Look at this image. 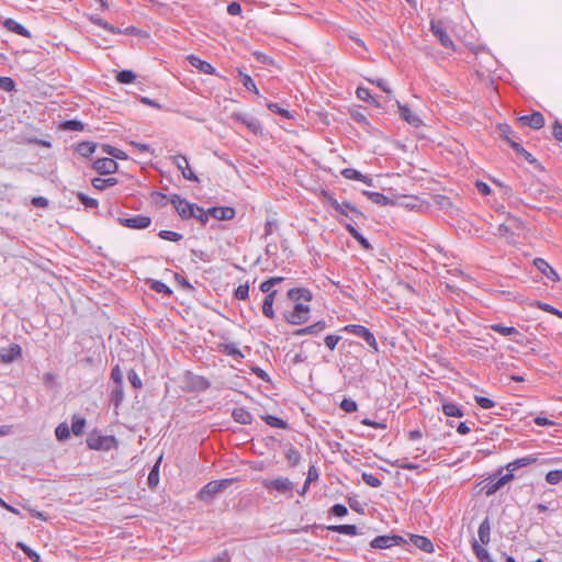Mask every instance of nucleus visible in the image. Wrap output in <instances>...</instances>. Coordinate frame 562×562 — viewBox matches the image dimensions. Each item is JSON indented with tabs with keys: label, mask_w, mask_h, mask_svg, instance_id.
Here are the masks:
<instances>
[{
	"label": "nucleus",
	"mask_w": 562,
	"mask_h": 562,
	"mask_svg": "<svg viewBox=\"0 0 562 562\" xmlns=\"http://www.w3.org/2000/svg\"><path fill=\"white\" fill-rule=\"evenodd\" d=\"M235 479H221L206 483L196 494V498L204 503H211L214 497L225 491Z\"/></svg>",
	"instance_id": "1"
},
{
	"label": "nucleus",
	"mask_w": 562,
	"mask_h": 562,
	"mask_svg": "<svg viewBox=\"0 0 562 562\" xmlns=\"http://www.w3.org/2000/svg\"><path fill=\"white\" fill-rule=\"evenodd\" d=\"M87 446L90 450L110 451L117 447V439L112 435H101L98 430H92L87 437Z\"/></svg>",
	"instance_id": "2"
},
{
	"label": "nucleus",
	"mask_w": 562,
	"mask_h": 562,
	"mask_svg": "<svg viewBox=\"0 0 562 562\" xmlns=\"http://www.w3.org/2000/svg\"><path fill=\"white\" fill-rule=\"evenodd\" d=\"M342 331L350 333L362 338L367 345L372 349L373 352H379V344L373 333L363 325L360 324H348L341 328Z\"/></svg>",
	"instance_id": "3"
},
{
	"label": "nucleus",
	"mask_w": 562,
	"mask_h": 562,
	"mask_svg": "<svg viewBox=\"0 0 562 562\" xmlns=\"http://www.w3.org/2000/svg\"><path fill=\"white\" fill-rule=\"evenodd\" d=\"M169 201L182 220H191L194 216L195 203L189 202L179 194H172L169 198Z\"/></svg>",
	"instance_id": "4"
},
{
	"label": "nucleus",
	"mask_w": 562,
	"mask_h": 562,
	"mask_svg": "<svg viewBox=\"0 0 562 562\" xmlns=\"http://www.w3.org/2000/svg\"><path fill=\"white\" fill-rule=\"evenodd\" d=\"M284 319L291 325H301L310 318V306L303 303H295L291 312L283 314Z\"/></svg>",
	"instance_id": "5"
},
{
	"label": "nucleus",
	"mask_w": 562,
	"mask_h": 562,
	"mask_svg": "<svg viewBox=\"0 0 562 562\" xmlns=\"http://www.w3.org/2000/svg\"><path fill=\"white\" fill-rule=\"evenodd\" d=\"M261 484L268 492L278 491L282 494L291 495L294 490V483L290 479L283 476L272 480L265 479Z\"/></svg>",
	"instance_id": "6"
},
{
	"label": "nucleus",
	"mask_w": 562,
	"mask_h": 562,
	"mask_svg": "<svg viewBox=\"0 0 562 562\" xmlns=\"http://www.w3.org/2000/svg\"><path fill=\"white\" fill-rule=\"evenodd\" d=\"M407 540L397 535H383L378 536L371 540L370 546L373 549H389L395 546H405Z\"/></svg>",
	"instance_id": "7"
},
{
	"label": "nucleus",
	"mask_w": 562,
	"mask_h": 562,
	"mask_svg": "<svg viewBox=\"0 0 562 562\" xmlns=\"http://www.w3.org/2000/svg\"><path fill=\"white\" fill-rule=\"evenodd\" d=\"M503 471V467L498 468L495 473L483 479L477 484L481 487V491L485 494V496L490 497L503 487V485L498 482V475H501Z\"/></svg>",
	"instance_id": "8"
},
{
	"label": "nucleus",
	"mask_w": 562,
	"mask_h": 562,
	"mask_svg": "<svg viewBox=\"0 0 562 562\" xmlns=\"http://www.w3.org/2000/svg\"><path fill=\"white\" fill-rule=\"evenodd\" d=\"M172 164L178 168V170L181 172L182 177L186 180L192 181V182H199V178L192 171L189 165V160L186 155H175L171 157Z\"/></svg>",
	"instance_id": "9"
},
{
	"label": "nucleus",
	"mask_w": 562,
	"mask_h": 562,
	"mask_svg": "<svg viewBox=\"0 0 562 562\" xmlns=\"http://www.w3.org/2000/svg\"><path fill=\"white\" fill-rule=\"evenodd\" d=\"M92 168L101 176L117 172L119 164L113 158L102 157L93 161Z\"/></svg>",
	"instance_id": "10"
},
{
	"label": "nucleus",
	"mask_w": 562,
	"mask_h": 562,
	"mask_svg": "<svg viewBox=\"0 0 562 562\" xmlns=\"http://www.w3.org/2000/svg\"><path fill=\"white\" fill-rule=\"evenodd\" d=\"M430 31L443 47L450 48L453 46V41L448 35L441 21L431 20L430 21Z\"/></svg>",
	"instance_id": "11"
},
{
	"label": "nucleus",
	"mask_w": 562,
	"mask_h": 562,
	"mask_svg": "<svg viewBox=\"0 0 562 562\" xmlns=\"http://www.w3.org/2000/svg\"><path fill=\"white\" fill-rule=\"evenodd\" d=\"M22 356V348L19 344L12 342L8 347L0 348V361L12 363Z\"/></svg>",
	"instance_id": "12"
},
{
	"label": "nucleus",
	"mask_w": 562,
	"mask_h": 562,
	"mask_svg": "<svg viewBox=\"0 0 562 562\" xmlns=\"http://www.w3.org/2000/svg\"><path fill=\"white\" fill-rule=\"evenodd\" d=\"M398 108L400 117L412 125L413 127H419L423 124L422 119L412 112L407 104H402L400 101H396Z\"/></svg>",
	"instance_id": "13"
},
{
	"label": "nucleus",
	"mask_w": 562,
	"mask_h": 562,
	"mask_svg": "<svg viewBox=\"0 0 562 562\" xmlns=\"http://www.w3.org/2000/svg\"><path fill=\"white\" fill-rule=\"evenodd\" d=\"M522 125L533 130H540L544 126V116L541 112L535 111L531 114H526L519 117Z\"/></svg>",
	"instance_id": "14"
},
{
	"label": "nucleus",
	"mask_w": 562,
	"mask_h": 562,
	"mask_svg": "<svg viewBox=\"0 0 562 562\" xmlns=\"http://www.w3.org/2000/svg\"><path fill=\"white\" fill-rule=\"evenodd\" d=\"M533 266L549 280L553 282L560 281V277L555 269L552 266H550L549 262L543 258H536L533 260Z\"/></svg>",
	"instance_id": "15"
},
{
	"label": "nucleus",
	"mask_w": 562,
	"mask_h": 562,
	"mask_svg": "<svg viewBox=\"0 0 562 562\" xmlns=\"http://www.w3.org/2000/svg\"><path fill=\"white\" fill-rule=\"evenodd\" d=\"M2 26L7 31L18 34L22 37L32 38V33L25 26H23L21 23H19L12 18L4 19L2 21Z\"/></svg>",
	"instance_id": "16"
},
{
	"label": "nucleus",
	"mask_w": 562,
	"mask_h": 562,
	"mask_svg": "<svg viewBox=\"0 0 562 562\" xmlns=\"http://www.w3.org/2000/svg\"><path fill=\"white\" fill-rule=\"evenodd\" d=\"M211 217L217 221H229L236 215V211L232 206H212L209 209Z\"/></svg>",
	"instance_id": "17"
},
{
	"label": "nucleus",
	"mask_w": 562,
	"mask_h": 562,
	"mask_svg": "<svg viewBox=\"0 0 562 562\" xmlns=\"http://www.w3.org/2000/svg\"><path fill=\"white\" fill-rule=\"evenodd\" d=\"M187 59L192 67L196 68L202 74L215 75L216 72L215 68L209 61L203 60L195 55H189Z\"/></svg>",
	"instance_id": "18"
},
{
	"label": "nucleus",
	"mask_w": 562,
	"mask_h": 562,
	"mask_svg": "<svg viewBox=\"0 0 562 562\" xmlns=\"http://www.w3.org/2000/svg\"><path fill=\"white\" fill-rule=\"evenodd\" d=\"M341 176L349 180H356L366 183L367 186H373V180L367 175L361 173L355 168H345L341 170Z\"/></svg>",
	"instance_id": "19"
},
{
	"label": "nucleus",
	"mask_w": 562,
	"mask_h": 562,
	"mask_svg": "<svg viewBox=\"0 0 562 562\" xmlns=\"http://www.w3.org/2000/svg\"><path fill=\"white\" fill-rule=\"evenodd\" d=\"M409 540L416 548L420 549L426 553H432L435 551L434 543L429 538L425 536L411 535Z\"/></svg>",
	"instance_id": "20"
},
{
	"label": "nucleus",
	"mask_w": 562,
	"mask_h": 562,
	"mask_svg": "<svg viewBox=\"0 0 562 562\" xmlns=\"http://www.w3.org/2000/svg\"><path fill=\"white\" fill-rule=\"evenodd\" d=\"M327 327L325 321H317L316 323L299 328L293 331L294 336H305V335H318Z\"/></svg>",
	"instance_id": "21"
},
{
	"label": "nucleus",
	"mask_w": 562,
	"mask_h": 562,
	"mask_svg": "<svg viewBox=\"0 0 562 562\" xmlns=\"http://www.w3.org/2000/svg\"><path fill=\"white\" fill-rule=\"evenodd\" d=\"M288 297L295 303H301V300L310 302L313 299V294L306 288H292L288 291Z\"/></svg>",
	"instance_id": "22"
},
{
	"label": "nucleus",
	"mask_w": 562,
	"mask_h": 562,
	"mask_svg": "<svg viewBox=\"0 0 562 562\" xmlns=\"http://www.w3.org/2000/svg\"><path fill=\"white\" fill-rule=\"evenodd\" d=\"M109 390L110 403L113 404L115 408H117L124 398L123 383L109 384Z\"/></svg>",
	"instance_id": "23"
},
{
	"label": "nucleus",
	"mask_w": 562,
	"mask_h": 562,
	"mask_svg": "<svg viewBox=\"0 0 562 562\" xmlns=\"http://www.w3.org/2000/svg\"><path fill=\"white\" fill-rule=\"evenodd\" d=\"M98 144L90 140H81L74 146V150L85 158H89L97 149Z\"/></svg>",
	"instance_id": "24"
},
{
	"label": "nucleus",
	"mask_w": 562,
	"mask_h": 562,
	"mask_svg": "<svg viewBox=\"0 0 562 562\" xmlns=\"http://www.w3.org/2000/svg\"><path fill=\"white\" fill-rule=\"evenodd\" d=\"M345 228L350 234V236L361 245L363 249H372V245L369 243V240L352 225L351 222L346 223Z\"/></svg>",
	"instance_id": "25"
},
{
	"label": "nucleus",
	"mask_w": 562,
	"mask_h": 562,
	"mask_svg": "<svg viewBox=\"0 0 562 562\" xmlns=\"http://www.w3.org/2000/svg\"><path fill=\"white\" fill-rule=\"evenodd\" d=\"M117 222L124 227L140 229V214L130 215L127 213H123L117 217Z\"/></svg>",
	"instance_id": "26"
},
{
	"label": "nucleus",
	"mask_w": 562,
	"mask_h": 562,
	"mask_svg": "<svg viewBox=\"0 0 562 562\" xmlns=\"http://www.w3.org/2000/svg\"><path fill=\"white\" fill-rule=\"evenodd\" d=\"M232 418L240 425H250L252 423V415L245 407H235L232 412Z\"/></svg>",
	"instance_id": "27"
},
{
	"label": "nucleus",
	"mask_w": 562,
	"mask_h": 562,
	"mask_svg": "<svg viewBox=\"0 0 562 562\" xmlns=\"http://www.w3.org/2000/svg\"><path fill=\"white\" fill-rule=\"evenodd\" d=\"M537 461V458H535L533 456H526V457H522V458H518V459H515L510 462H508L504 468V470H507V471H516L520 468H525V467H528L532 463H535Z\"/></svg>",
	"instance_id": "28"
},
{
	"label": "nucleus",
	"mask_w": 562,
	"mask_h": 562,
	"mask_svg": "<svg viewBox=\"0 0 562 562\" xmlns=\"http://www.w3.org/2000/svg\"><path fill=\"white\" fill-rule=\"evenodd\" d=\"M513 150L518 155L525 158L529 164L533 165L537 169H543L541 164L529 153L518 142H512Z\"/></svg>",
	"instance_id": "29"
},
{
	"label": "nucleus",
	"mask_w": 562,
	"mask_h": 562,
	"mask_svg": "<svg viewBox=\"0 0 562 562\" xmlns=\"http://www.w3.org/2000/svg\"><path fill=\"white\" fill-rule=\"evenodd\" d=\"M89 21L109 32H111L112 34H121L123 33V31L117 27V26H114L112 24H110L108 21H105L104 19H102L101 16H99L98 14H88L87 15Z\"/></svg>",
	"instance_id": "30"
},
{
	"label": "nucleus",
	"mask_w": 562,
	"mask_h": 562,
	"mask_svg": "<svg viewBox=\"0 0 562 562\" xmlns=\"http://www.w3.org/2000/svg\"><path fill=\"white\" fill-rule=\"evenodd\" d=\"M362 194L366 195L372 203L378 205L385 206L393 204V200L391 198L380 192L364 190L362 191Z\"/></svg>",
	"instance_id": "31"
},
{
	"label": "nucleus",
	"mask_w": 562,
	"mask_h": 562,
	"mask_svg": "<svg viewBox=\"0 0 562 562\" xmlns=\"http://www.w3.org/2000/svg\"><path fill=\"white\" fill-rule=\"evenodd\" d=\"M117 183H119V180L113 177H109V178L95 177V178L91 179L92 187L99 191H103L106 188L114 187Z\"/></svg>",
	"instance_id": "32"
},
{
	"label": "nucleus",
	"mask_w": 562,
	"mask_h": 562,
	"mask_svg": "<svg viewBox=\"0 0 562 562\" xmlns=\"http://www.w3.org/2000/svg\"><path fill=\"white\" fill-rule=\"evenodd\" d=\"M477 536L482 544H488L491 540V522L488 517H485L480 524Z\"/></svg>",
	"instance_id": "33"
},
{
	"label": "nucleus",
	"mask_w": 562,
	"mask_h": 562,
	"mask_svg": "<svg viewBox=\"0 0 562 562\" xmlns=\"http://www.w3.org/2000/svg\"><path fill=\"white\" fill-rule=\"evenodd\" d=\"M100 148L102 153L110 155V158H113L114 160H125L128 157L125 151L110 144H101Z\"/></svg>",
	"instance_id": "34"
},
{
	"label": "nucleus",
	"mask_w": 562,
	"mask_h": 562,
	"mask_svg": "<svg viewBox=\"0 0 562 562\" xmlns=\"http://www.w3.org/2000/svg\"><path fill=\"white\" fill-rule=\"evenodd\" d=\"M496 131L499 134V136L507 142V144L512 147V142H516L514 139L515 132L513 131L512 126L507 123H498L496 125Z\"/></svg>",
	"instance_id": "35"
},
{
	"label": "nucleus",
	"mask_w": 562,
	"mask_h": 562,
	"mask_svg": "<svg viewBox=\"0 0 562 562\" xmlns=\"http://www.w3.org/2000/svg\"><path fill=\"white\" fill-rule=\"evenodd\" d=\"M86 124L77 119L61 121L58 127L61 131L81 132L85 130Z\"/></svg>",
	"instance_id": "36"
},
{
	"label": "nucleus",
	"mask_w": 562,
	"mask_h": 562,
	"mask_svg": "<svg viewBox=\"0 0 562 562\" xmlns=\"http://www.w3.org/2000/svg\"><path fill=\"white\" fill-rule=\"evenodd\" d=\"M442 413L449 417H463V409L456 403L446 402L442 404Z\"/></svg>",
	"instance_id": "37"
},
{
	"label": "nucleus",
	"mask_w": 562,
	"mask_h": 562,
	"mask_svg": "<svg viewBox=\"0 0 562 562\" xmlns=\"http://www.w3.org/2000/svg\"><path fill=\"white\" fill-rule=\"evenodd\" d=\"M327 530L338 532L347 536H356L358 528L356 525H330L326 527Z\"/></svg>",
	"instance_id": "38"
},
{
	"label": "nucleus",
	"mask_w": 562,
	"mask_h": 562,
	"mask_svg": "<svg viewBox=\"0 0 562 562\" xmlns=\"http://www.w3.org/2000/svg\"><path fill=\"white\" fill-rule=\"evenodd\" d=\"M15 547L20 549L32 562H43L42 557L23 541H18Z\"/></svg>",
	"instance_id": "39"
},
{
	"label": "nucleus",
	"mask_w": 562,
	"mask_h": 562,
	"mask_svg": "<svg viewBox=\"0 0 562 562\" xmlns=\"http://www.w3.org/2000/svg\"><path fill=\"white\" fill-rule=\"evenodd\" d=\"M87 420L85 417L74 415L71 418L70 430L75 436H81L85 431Z\"/></svg>",
	"instance_id": "40"
},
{
	"label": "nucleus",
	"mask_w": 562,
	"mask_h": 562,
	"mask_svg": "<svg viewBox=\"0 0 562 562\" xmlns=\"http://www.w3.org/2000/svg\"><path fill=\"white\" fill-rule=\"evenodd\" d=\"M77 199L80 201V203L85 206L86 210H92L99 207V201L94 198L89 196L88 194L83 192H76L75 193Z\"/></svg>",
	"instance_id": "41"
},
{
	"label": "nucleus",
	"mask_w": 562,
	"mask_h": 562,
	"mask_svg": "<svg viewBox=\"0 0 562 562\" xmlns=\"http://www.w3.org/2000/svg\"><path fill=\"white\" fill-rule=\"evenodd\" d=\"M238 76L243 83V86L249 91L255 94H259V90L254 81V79L246 72L238 69Z\"/></svg>",
	"instance_id": "42"
},
{
	"label": "nucleus",
	"mask_w": 562,
	"mask_h": 562,
	"mask_svg": "<svg viewBox=\"0 0 562 562\" xmlns=\"http://www.w3.org/2000/svg\"><path fill=\"white\" fill-rule=\"evenodd\" d=\"M146 283H149L150 288L157 293H161V294H165L168 296H170L172 294V290L162 281L147 279Z\"/></svg>",
	"instance_id": "43"
},
{
	"label": "nucleus",
	"mask_w": 562,
	"mask_h": 562,
	"mask_svg": "<svg viewBox=\"0 0 562 562\" xmlns=\"http://www.w3.org/2000/svg\"><path fill=\"white\" fill-rule=\"evenodd\" d=\"M266 105L269 111L282 116L283 119H286V120L293 119V114L288 109L281 106L279 103L268 102Z\"/></svg>",
	"instance_id": "44"
},
{
	"label": "nucleus",
	"mask_w": 562,
	"mask_h": 562,
	"mask_svg": "<svg viewBox=\"0 0 562 562\" xmlns=\"http://www.w3.org/2000/svg\"><path fill=\"white\" fill-rule=\"evenodd\" d=\"M70 435H71L70 427L66 423H60L55 428V436L59 442H64V441L68 440L70 438Z\"/></svg>",
	"instance_id": "45"
},
{
	"label": "nucleus",
	"mask_w": 562,
	"mask_h": 562,
	"mask_svg": "<svg viewBox=\"0 0 562 562\" xmlns=\"http://www.w3.org/2000/svg\"><path fill=\"white\" fill-rule=\"evenodd\" d=\"M136 78H137V75L131 69H123V70L119 71L116 75L117 82L123 83V85H130V83L134 82L136 80Z\"/></svg>",
	"instance_id": "46"
},
{
	"label": "nucleus",
	"mask_w": 562,
	"mask_h": 562,
	"mask_svg": "<svg viewBox=\"0 0 562 562\" xmlns=\"http://www.w3.org/2000/svg\"><path fill=\"white\" fill-rule=\"evenodd\" d=\"M324 196L326 198L328 204L337 212L339 213L340 215L345 216V217H348V212L346 209H344V205H340V203L337 201L336 198H334L333 194L324 191L323 192Z\"/></svg>",
	"instance_id": "47"
},
{
	"label": "nucleus",
	"mask_w": 562,
	"mask_h": 562,
	"mask_svg": "<svg viewBox=\"0 0 562 562\" xmlns=\"http://www.w3.org/2000/svg\"><path fill=\"white\" fill-rule=\"evenodd\" d=\"M161 457L158 459V461L155 463V465L151 468L148 476H147V484L150 488H154L159 483V463H160Z\"/></svg>",
	"instance_id": "48"
},
{
	"label": "nucleus",
	"mask_w": 562,
	"mask_h": 562,
	"mask_svg": "<svg viewBox=\"0 0 562 562\" xmlns=\"http://www.w3.org/2000/svg\"><path fill=\"white\" fill-rule=\"evenodd\" d=\"M285 458L290 465L295 467L301 462V452L293 446H290L285 451Z\"/></svg>",
	"instance_id": "49"
},
{
	"label": "nucleus",
	"mask_w": 562,
	"mask_h": 562,
	"mask_svg": "<svg viewBox=\"0 0 562 562\" xmlns=\"http://www.w3.org/2000/svg\"><path fill=\"white\" fill-rule=\"evenodd\" d=\"M221 351L224 352L227 356H232L235 359H243L244 358L243 352L237 348L236 344H234V342L224 344L222 346Z\"/></svg>",
	"instance_id": "50"
},
{
	"label": "nucleus",
	"mask_w": 562,
	"mask_h": 562,
	"mask_svg": "<svg viewBox=\"0 0 562 562\" xmlns=\"http://www.w3.org/2000/svg\"><path fill=\"white\" fill-rule=\"evenodd\" d=\"M262 419L267 425H269L271 427L281 428V429L288 428V423L278 416L266 415V416H262Z\"/></svg>",
	"instance_id": "51"
},
{
	"label": "nucleus",
	"mask_w": 562,
	"mask_h": 562,
	"mask_svg": "<svg viewBox=\"0 0 562 562\" xmlns=\"http://www.w3.org/2000/svg\"><path fill=\"white\" fill-rule=\"evenodd\" d=\"M490 328L503 336L518 335L519 331L513 326H505L503 324H491Z\"/></svg>",
	"instance_id": "52"
},
{
	"label": "nucleus",
	"mask_w": 562,
	"mask_h": 562,
	"mask_svg": "<svg viewBox=\"0 0 562 562\" xmlns=\"http://www.w3.org/2000/svg\"><path fill=\"white\" fill-rule=\"evenodd\" d=\"M356 95L358 99L366 101L370 104L379 105V103L375 101V99L371 95V92L366 87H358L356 89Z\"/></svg>",
	"instance_id": "53"
},
{
	"label": "nucleus",
	"mask_w": 562,
	"mask_h": 562,
	"mask_svg": "<svg viewBox=\"0 0 562 562\" xmlns=\"http://www.w3.org/2000/svg\"><path fill=\"white\" fill-rule=\"evenodd\" d=\"M158 236L164 240L173 241V243H178V241L182 240V238H183L182 234L173 232V231H168V229H161L158 233Z\"/></svg>",
	"instance_id": "54"
},
{
	"label": "nucleus",
	"mask_w": 562,
	"mask_h": 562,
	"mask_svg": "<svg viewBox=\"0 0 562 562\" xmlns=\"http://www.w3.org/2000/svg\"><path fill=\"white\" fill-rule=\"evenodd\" d=\"M283 280L282 277H272V278H269L268 280H265L263 282H261L259 289L261 292L263 293H269V292H272L274 291L272 288L280 283L281 281Z\"/></svg>",
	"instance_id": "55"
},
{
	"label": "nucleus",
	"mask_w": 562,
	"mask_h": 562,
	"mask_svg": "<svg viewBox=\"0 0 562 562\" xmlns=\"http://www.w3.org/2000/svg\"><path fill=\"white\" fill-rule=\"evenodd\" d=\"M0 90L5 92H13L16 90V82L14 79L8 76L0 77Z\"/></svg>",
	"instance_id": "56"
},
{
	"label": "nucleus",
	"mask_w": 562,
	"mask_h": 562,
	"mask_svg": "<svg viewBox=\"0 0 562 562\" xmlns=\"http://www.w3.org/2000/svg\"><path fill=\"white\" fill-rule=\"evenodd\" d=\"M211 217V214H209V209L204 210L202 206H199L198 204L194 207V216L192 218H195L201 223V225H205Z\"/></svg>",
	"instance_id": "57"
},
{
	"label": "nucleus",
	"mask_w": 562,
	"mask_h": 562,
	"mask_svg": "<svg viewBox=\"0 0 562 562\" xmlns=\"http://www.w3.org/2000/svg\"><path fill=\"white\" fill-rule=\"evenodd\" d=\"M392 467L398 468L402 470H418L420 468L419 464L409 462L406 458L397 459L394 462L391 463Z\"/></svg>",
	"instance_id": "58"
},
{
	"label": "nucleus",
	"mask_w": 562,
	"mask_h": 562,
	"mask_svg": "<svg viewBox=\"0 0 562 562\" xmlns=\"http://www.w3.org/2000/svg\"><path fill=\"white\" fill-rule=\"evenodd\" d=\"M361 477L362 481L371 487H380L382 485V481L372 473L362 472Z\"/></svg>",
	"instance_id": "59"
},
{
	"label": "nucleus",
	"mask_w": 562,
	"mask_h": 562,
	"mask_svg": "<svg viewBox=\"0 0 562 562\" xmlns=\"http://www.w3.org/2000/svg\"><path fill=\"white\" fill-rule=\"evenodd\" d=\"M472 549L480 562L487 560V557L490 555L488 551L483 548L476 540L472 542Z\"/></svg>",
	"instance_id": "60"
},
{
	"label": "nucleus",
	"mask_w": 562,
	"mask_h": 562,
	"mask_svg": "<svg viewBox=\"0 0 562 562\" xmlns=\"http://www.w3.org/2000/svg\"><path fill=\"white\" fill-rule=\"evenodd\" d=\"M22 507L26 509L34 518H37L42 521H47L49 519V516L46 513L33 508L29 503L23 504Z\"/></svg>",
	"instance_id": "61"
},
{
	"label": "nucleus",
	"mask_w": 562,
	"mask_h": 562,
	"mask_svg": "<svg viewBox=\"0 0 562 562\" xmlns=\"http://www.w3.org/2000/svg\"><path fill=\"white\" fill-rule=\"evenodd\" d=\"M279 227V223L276 218H267L265 222V232L262 238L267 239L274 231Z\"/></svg>",
	"instance_id": "62"
},
{
	"label": "nucleus",
	"mask_w": 562,
	"mask_h": 562,
	"mask_svg": "<svg viewBox=\"0 0 562 562\" xmlns=\"http://www.w3.org/2000/svg\"><path fill=\"white\" fill-rule=\"evenodd\" d=\"M546 481L551 485H557L562 481V470H551L546 474Z\"/></svg>",
	"instance_id": "63"
},
{
	"label": "nucleus",
	"mask_w": 562,
	"mask_h": 562,
	"mask_svg": "<svg viewBox=\"0 0 562 562\" xmlns=\"http://www.w3.org/2000/svg\"><path fill=\"white\" fill-rule=\"evenodd\" d=\"M234 297L240 301H245L249 297V285L248 283L240 284L234 292Z\"/></svg>",
	"instance_id": "64"
}]
</instances>
